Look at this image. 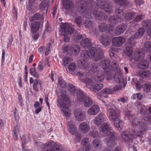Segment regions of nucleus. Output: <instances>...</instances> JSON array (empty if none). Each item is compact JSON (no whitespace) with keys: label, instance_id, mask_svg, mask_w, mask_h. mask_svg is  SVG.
I'll return each mask as SVG.
<instances>
[{"label":"nucleus","instance_id":"26","mask_svg":"<svg viewBox=\"0 0 151 151\" xmlns=\"http://www.w3.org/2000/svg\"><path fill=\"white\" fill-rule=\"evenodd\" d=\"M101 43L104 46H109L111 43V40L109 37L106 35H102L101 36Z\"/></svg>","mask_w":151,"mask_h":151},{"label":"nucleus","instance_id":"55","mask_svg":"<svg viewBox=\"0 0 151 151\" xmlns=\"http://www.w3.org/2000/svg\"><path fill=\"white\" fill-rule=\"evenodd\" d=\"M35 68H31L30 69V73L34 77L36 78H38L39 77V74L36 73L35 69Z\"/></svg>","mask_w":151,"mask_h":151},{"label":"nucleus","instance_id":"30","mask_svg":"<svg viewBox=\"0 0 151 151\" xmlns=\"http://www.w3.org/2000/svg\"><path fill=\"white\" fill-rule=\"evenodd\" d=\"M105 141L106 142V144L107 147L109 148H112L114 147L116 145L114 139H113L111 137H108L106 138L105 139Z\"/></svg>","mask_w":151,"mask_h":151},{"label":"nucleus","instance_id":"53","mask_svg":"<svg viewBox=\"0 0 151 151\" xmlns=\"http://www.w3.org/2000/svg\"><path fill=\"white\" fill-rule=\"evenodd\" d=\"M68 67L70 71H73L75 70L76 68V64L73 63H71L69 65Z\"/></svg>","mask_w":151,"mask_h":151},{"label":"nucleus","instance_id":"8","mask_svg":"<svg viewBox=\"0 0 151 151\" xmlns=\"http://www.w3.org/2000/svg\"><path fill=\"white\" fill-rule=\"evenodd\" d=\"M110 55L113 60L112 63L111 65V68L110 70L112 71H114L116 72L120 71L118 64L117 63V59L114 57L115 48H111L109 50Z\"/></svg>","mask_w":151,"mask_h":151},{"label":"nucleus","instance_id":"38","mask_svg":"<svg viewBox=\"0 0 151 151\" xmlns=\"http://www.w3.org/2000/svg\"><path fill=\"white\" fill-rule=\"evenodd\" d=\"M92 145L94 148L98 149L100 148L101 146V143L100 140L95 139L92 142Z\"/></svg>","mask_w":151,"mask_h":151},{"label":"nucleus","instance_id":"23","mask_svg":"<svg viewBox=\"0 0 151 151\" xmlns=\"http://www.w3.org/2000/svg\"><path fill=\"white\" fill-rule=\"evenodd\" d=\"M99 110L98 106L94 105L91 106L87 111L88 113L91 115L96 114Z\"/></svg>","mask_w":151,"mask_h":151},{"label":"nucleus","instance_id":"13","mask_svg":"<svg viewBox=\"0 0 151 151\" xmlns=\"http://www.w3.org/2000/svg\"><path fill=\"white\" fill-rule=\"evenodd\" d=\"M113 93V90L110 88H106L103 89L100 92L97 93V97L100 99L103 97L107 99L108 97L109 94H112Z\"/></svg>","mask_w":151,"mask_h":151},{"label":"nucleus","instance_id":"61","mask_svg":"<svg viewBox=\"0 0 151 151\" xmlns=\"http://www.w3.org/2000/svg\"><path fill=\"white\" fill-rule=\"evenodd\" d=\"M44 147L42 151H49L48 148H50L51 145L50 143H45L44 145Z\"/></svg>","mask_w":151,"mask_h":151},{"label":"nucleus","instance_id":"62","mask_svg":"<svg viewBox=\"0 0 151 151\" xmlns=\"http://www.w3.org/2000/svg\"><path fill=\"white\" fill-rule=\"evenodd\" d=\"M35 0H29V4L30 10L33 9L32 7L35 4Z\"/></svg>","mask_w":151,"mask_h":151},{"label":"nucleus","instance_id":"18","mask_svg":"<svg viewBox=\"0 0 151 151\" xmlns=\"http://www.w3.org/2000/svg\"><path fill=\"white\" fill-rule=\"evenodd\" d=\"M127 26L124 23L119 24L116 27L115 32L117 35H119L123 33L127 29Z\"/></svg>","mask_w":151,"mask_h":151},{"label":"nucleus","instance_id":"34","mask_svg":"<svg viewBox=\"0 0 151 151\" xmlns=\"http://www.w3.org/2000/svg\"><path fill=\"white\" fill-rule=\"evenodd\" d=\"M80 45L83 48H86L91 46V43L90 40L84 38L80 42Z\"/></svg>","mask_w":151,"mask_h":151},{"label":"nucleus","instance_id":"15","mask_svg":"<svg viewBox=\"0 0 151 151\" xmlns=\"http://www.w3.org/2000/svg\"><path fill=\"white\" fill-rule=\"evenodd\" d=\"M65 92L64 93L66 95V91L67 90L70 93V94L74 96H75L76 95L77 96V93L79 91H81L80 90H76L75 87L73 85L70 84H68L67 85V87H66V89H64Z\"/></svg>","mask_w":151,"mask_h":151},{"label":"nucleus","instance_id":"19","mask_svg":"<svg viewBox=\"0 0 151 151\" xmlns=\"http://www.w3.org/2000/svg\"><path fill=\"white\" fill-rule=\"evenodd\" d=\"M125 42L124 38L122 37H118L114 38L112 40L114 45L116 46H120L123 44Z\"/></svg>","mask_w":151,"mask_h":151},{"label":"nucleus","instance_id":"48","mask_svg":"<svg viewBox=\"0 0 151 151\" xmlns=\"http://www.w3.org/2000/svg\"><path fill=\"white\" fill-rule=\"evenodd\" d=\"M134 13L132 12L127 13L125 14L124 18L126 20H130L134 17Z\"/></svg>","mask_w":151,"mask_h":151},{"label":"nucleus","instance_id":"64","mask_svg":"<svg viewBox=\"0 0 151 151\" xmlns=\"http://www.w3.org/2000/svg\"><path fill=\"white\" fill-rule=\"evenodd\" d=\"M43 66H45V62H40L38 65V69L40 70H42L43 69Z\"/></svg>","mask_w":151,"mask_h":151},{"label":"nucleus","instance_id":"33","mask_svg":"<svg viewBox=\"0 0 151 151\" xmlns=\"http://www.w3.org/2000/svg\"><path fill=\"white\" fill-rule=\"evenodd\" d=\"M80 47L79 45H72L70 48V51L73 55H78L80 51Z\"/></svg>","mask_w":151,"mask_h":151},{"label":"nucleus","instance_id":"51","mask_svg":"<svg viewBox=\"0 0 151 151\" xmlns=\"http://www.w3.org/2000/svg\"><path fill=\"white\" fill-rule=\"evenodd\" d=\"M71 61L72 59L70 57H64L63 59V65L65 66H66Z\"/></svg>","mask_w":151,"mask_h":151},{"label":"nucleus","instance_id":"63","mask_svg":"<svg viewBox=\"0 0 151 151\" xmlns=\"http://www.w3.org/2000/svg\"><path fill=\"white\" fill-rule=\"evenodd\" d=\"M28 139L27 141V139L26 138L24 139L23 140H22V151H26V150L25 149L24 147V145L30 139L28 138Z\"/></svg>","mask_w":151,"mask_h":151},{"label":"nucleus","instance_id":"29","mask_svg":"<svg viewBox=\"0 0 151 151\" xmlns=\"http://www.w3.org/2000/svg\"><path fill=\"white\" fill-rule=\"evenodd\" d=\"M90 128L89 125L85 122L82 123L79 125L80 129L84 134H86L88 132Z\"/></svg>","mask_w":151,"mask_h":151},{"label":"nucleus","instance_id":"40","mask_svg":"<svg viewBox=\"0 0 151 151\" xmlns=\"http://www.w3.org/2000/svg\"><path fill=\"white\" fill-rule=\"evenodd\" d=\"M150 74V72L147 70L140 72L139 74V76L143 78L149 77Z\"/></svg>","mask_w":151,"mask_h":151},{"label":"nucleus","instance_id":"45","mask_svg":"<svg viewBox=\"0 0 151 151\" xmlns=\"http://www.w3.org/2000/svg\"><path fill=\"white\" fill-rule=\"evenodd\" d=\"M41 19H43V16L41 15L39 13H37L33 16L30 21L33 22L35 20H40Z\"/></svg>","mask_w":151,"mask_h":151},{"label":"nucleus","instance_id":"57","mask_svg":"<svg viewBox=\"0 0 151 151\" xmlns=\"http://www.w3.org/2000/svg\"><path fill=\"white\" fill-rule=\"evenodd\" d=\"M144 17V15L142 14L138 15L135 17L134 20L136 22H139L142 20Z\"/></svg>","mask_w":151,"mask_h":151},{"label":"nucleus","instance_id":"35","mask_svg":"<svg viewBox=\"0 0 151 151\" xmlns=\"http://www.w3.org/2000/svg\"><path fill=\"white\" fill-rule=\"evenodd\" d=\"M110 125V124L106 123L103 124L101 126V132L105 134L109 132L111 129Z\"/></svg>","mask_w":151,"mask_h":151},{"label":"nucleus","instance_id":"4","mask_svg":"<svg viewBox=\"0 0 151 151\" xmlns=\"http://www.w3.org/2000/svg\"><path fill=\"white\" fill-rule=\"evenodd\" d=\"M79 3L80 5L78 7V11L81 15H82L83 16V17L89 19L91 17V14H92L95 18L99 20H103L107 18L106 15L104 13L96 9L92 10L91 13L87 12L86 4L85 3L84 0L79 1Z\"/></svg>","mask_w":151,"mask_h":151},{"label":"nucleus","instance_id":"17","mask_svg":"<svg viewBox=\"0 0 151 151\" xmlns=\"http://www.w3.org/2000/svg\"><path fill=\"white\" fill-rule=\"evenodd\" d=\"M109 20V22L112 24V27H114L116 25L122 21L121 17H117L115 16H110Z\"/></svg>","mask_w":151,"mask_h":151},{"label":"nucleus","instance_id":"22","mask_svg":"<svg viewBox=\"0 0 151 151\" xmlns=\"http://www.w3.org/2000/svg\"><path fill=\"white\" fill-rule=\"evenodd\" d=\"M99 65L103 69L106 70L109 68L110 61L109 59H105L101 61L99 63Z\"/></svg>","mask_w":151,"mask_h":151},{"label":"nucleus","instance_id":"36","mask_svg":"<svg viewBox=\"0 0 151 151\" xmlns=\"http://www.w3.org/2000/svg\"><path fill=\"white\" fill-rule=\"evenodd\" d=\"M145 32V29L144 28L142 27L139 28L134 35V38L136 39L140 38L143 36Z\"/></svg>","mask_w":151,"mask_h":151},{"label":"nucleus","instance_id":"37","mask_svg":"<svg viewBox=\"0 0 151 151\" xmlns=\"http://www.w3.org/2000/svg\"><path fill=\"white\" fill-rule=\"evenodd\" d=\"M83 23L85 26L89 29L92 28L94 26L92 22L89 19H83Z\"/></svg>","mask_w":151,"mask_h":151},{"label":"nucleus","instance_id":"31","mask_svg":"<svg viewBox=\"0 0 151 151\" xmlns=\"http://www.w3.org/2000/svg\"><path fill=\"white\" fill-rule=\"evenodd\" d=\"M42 84V82L41 80L37 79H35L33 85L34 90L36 92H38L39 89L41 88Z\"/></svg>","mask_w":151,"mask_h":151},{"label":"nucleus","instance_id":"44","mask_svg":"<svg viewBox=\"0 0 151 151\" xmlns=\"http://www.w3.org/2000/svg\"><path fill=\"white\" fill-rule=\"evenodd\" d=\"M144 50L147 52H151V42L147 41L144 44Z\"/></svg>","mask_w":151,"mask_h":151},{"label":"nucleus","instance_id":"32","mask_svg":"<svg viewBox=\"0 0 151 151\" xmlns=\"http://www.w3.org/2000/svg\"><path fill=\"white\" fill-rule=\"evenodd\" d=\"M125 54L127 55L130 61L133 60V57H132V47L128 46H126L125 47V50H124Z\"/></svg>","mask_w":151,"mask_h":151},{"label":"nucleus","instance_id":"16","mask_svg":"<svg viewBox=\"0 0 151 151\" xmlns=\"http://www.w3.org/2000/svg\"><path fill=\"white\" fill-rule=\"evenodd\" d=\"M145 56V54L142 50L139 49L135 50L133 55V60L136 61H138L141 60Z\"/></svg>","mask_w":151,"mask_h":151},{"label":"nucleus","instance_id":"43","mask_svg":"<svg viewBox=\"0 0 151 151\" xmlns=\"http://www.w3.org/2000/svg\"><path fill=\"white\" fill-rule=\"evenodd\" d=\"M115 13L116 16L117 17H121L122 20H123V17L124 15V10L122 9L117 8L115 9Z\"/></svg>","mask_w":151,"mask_h":151},{"label":"nucleus","instance_id":"49","mask_svg":"<svg viewBox=\"0 0 151 151\" xmlns=\"http://www.w3.org/2000/svg\"><path fill=\"white\" fill-rule=\"evenodd\" d=\"M88 134L93 138L97 137L99 136L98 132L95 129L90 131Z\"/></svg>","mask_w":151,"mask_h":151},{"label":"nucleus","instance_id":"5","mask_svg":"<svg viewBox=\"0 0 151 151\" xmlns=\"http://www.w3.org/2000/svg\"><path fill=\"white\" fill-rule=\"evenodd\" d=\"M102 102L106 106V111L109 120L114 122V125L116 127L121 129L122 122L118 118L120 113L119 110L112 104H107V103L103 100H102Z\"/></svg>","mask_w":151,"mask_h":151},{"label":"nucleus","instance_id":"7","mask_svg":"<svg viewBox=\"0 0 151 151\" xmlns=\"http://www.w3.org/2000/svg\"><path fill=\"white\" fill-rule=\"evenodd\" d=\"M84 82L88 88L95 92L100 90L104 86L102 84L96 83L90 78H86Z\"/></svg>","mask_w":151,"mask_h":151},{"label":"nucleus","instance_id":"11","mask_svg":"<svg viewBox=\"0 0 151 151\" xmlns=\"http://www.w3.org/2000/svg\"><path fill=\"white\" fill-rule=\"evenodd\" d=\"M96 4L98 8L103 9L108 14H110L113 12L112 9L113 8V6L109 2L101 3L100 4Z\"/></svg>","mask_w":151,"mask_h":151},{"label":"nucleus","instance_id":"52","mask_svg":"<svg viewBox=\"0 0 151 151\" xmlns=\"http://www.w3.org/2000/svg\"><path fill=\"white\" fill-rule=\"evenodd\" d=\"M133 37H131L129 38L127 41L126 43L127 46L132 47L134 45L135 43L134 42H133Z\"/></svg>","mask_w":151,"mask_h":151},{"label":"nucleus","instance_id":"2","mask_svg":"<svg viewBox=\"0 0 151 151\" xmlns=\"http://www.w3.org/2000/svg\"><path fill=\"white\" fill-rule=\"evenodd\" d=\"M58 83L61 86L60 91L61 93V99H58L57 106L60 107L63 114L66 117V118L67 119V117L71 115V111L68 109V107L71 105V101L68 96L64 93V92H65L64 89H66L67 85L61 78H58Z\"/></svg>","mask_w":151,"mask_h":151},{"label":"nucleus","instance_id":"56","mask_svg":"<svg viewBox=\"0 0 151 151\" xmlns=\"http://www.w3.org/2000/svg\"><path fill=\"white\" fill-rule=\"evenodd\" d=\"M118 101L123 103H125L128 101V99L127 96H123L122 97H119L117 99Z\"/></svg>","mask_w":151,"mask_h":151},{"label":"nucleus","instance_id":"42","mask_svg":"<svg viewBox=\"0 0 151 151\" xmlns=\"http://www.w3.org/2000/svg\"><path fill=\"white\" fill-rule=\"evenodd\" d=\"M99 29L101 32H104L106 31L108 28L107 24L104 23H102L99 24Z\"/></svg>","mask_w":151,"mask_h":151},{"label":"nucleus","instance_id":"3","mask_svg":"<svg viewBox=\"0 0 151 151\" xmlns=\"http://www.w3.org/2000/svg\"><path fill=\"white\" fill-rule=\"evenodd\" d=\"M130 112V111H126L125 116L129 120H132L131 126L133 129V134L136 136L141 137L143 134L144 131L146 129V122L144 119L141 120L137 119Z\"/></svg>","mask_w":151,"mask_h":151},{"label":"nucleus","instance_id":"47","mask_svg":"<svg viewBox=\"0 0 151 151\" xmlns=\"http://www.w3.org/2000/svg\"><path fill=\"white\" fill-rule=\"evenodd\" d=\"M151 89V84L149 83H146L144 85V91L146 93H150Z\"/></svg>","mask_w":151,"mask_h":151},{"label":"nucleus","instance_id":"1","mask_svg":"<svg viewBox=\"0 0 151 151\" xmlns=\"http://www.w3.org/2000/svg\"><path fill=\"white\" fill-rule=\"evenodd\" d=\"M81 57L83 61L79 60L77 61L78 66L80 68L86 69L88 68L89 70L94 73L99 71L97 65H91V66L88 67V61L89 58H94V60L96 61L100 60L103 57V52L101 49L92 46L88 50H83L81 53Z\"/></svg>","mask_w":151,"mask_h":151},{"label":"nucleus","instance_id":"54","mask_svg":"<svg viewBox=\"0 0 151 151\" xmlns=\"http://www.w3.org/2000/svg\"><path fill=\"white\" fill-rule=\"evenodd\" d=\"M71 127H68V131L72 134H74L76 132V128L75 126Z\"/></svg>","mask_w":151,"mask_h":151},{"label":"nucleus","instance_id":"25","mask_svg":"<svg viewBox=\"0 0 151 151\" xmlns=\"http://www.w3.org/2000/svg\"><path fill=\"white\" fill-rule=\"evenodd\" d=\"M41 25V22L36 21L32 24L30 28L32 33H36L40 28Z\"/></svg>","mask_w":151,"mask_h":151},{"label":"nucleus","instance_id":"9","mask_svg":"<svg viewBox=\"0 0 151 151\" xmlns=\"http://www.w3.org/2000/svg\"><path fill=\"white\" fill-rule=\"evenodd\" d=\"M17 110L15 109L14 112V118L15 119V121L13 122L14 124H16L14 126V132L13 134V138L15 140H16L17 138L18 135L19 134V125L17 124V120L19 119L18 114H17Z\"/></svg>","mask_w":151,"mask_h":151},{"label":"nucleus","instance_id":"14","mask_svg":"<svg viewBox=\"0 0 151 151\" xmlns=\"http://www.w3.org/2000/svg\"><path fill=\"white\" fill-rule=\"evenodd\" d=\"M74 114L75 118L78 121H82L86 119L85 113L81 110L76 109Z\"/></svg>","mask_w":151,"mask_h":151},{"label":"nucleus","instance_id":"27","mask_svg":"<svg viewBox=\"0 0 151 151\" xmlns=\"http://www.w3.org/2000/svg\"><path fill=\"white\" fill-rule=\"evenodd\" d=\"M137 66L140 69H146L149 67V63L146 60H142L137 63Z\"/></svg>","mask_w":151,"mask_h":151},{"label":"nucleus","instance_id":"28","mask_svg":"<svg viewBox=\"0 0 151 151\" xmlns=\"http://www.w3.org/2000/svg\"><path fill=\"white\" fill-rule=\"evenodd\" d=\"M115 81L117 83L122 82L123 81L122 75L121 71L116 72L114 76Z\"/></svg>","mask_w":151,"mask_h":151},{"label":"nucleus","instance_id":"24","mask_svg":"<svg viewBox=\"0 0 151 151\" xmlns=\"http://www.w3.org/2000/svg\"><path fill=\"white\" fill-rule=\"evenodd\" d=\"M105 115L103 114H100L94 118V123L97 125H99L105 120Z\"/></svg>","mask_w":151,"mask_h":151},{"label":"nucleus","instance_id":"39","mask_svg":"<svg viewBox=\"0 0 151 151\" xmlns=\"http://www.w3.org/2000/svg\"><path fill=\"white\" fill-rule=\"evenodd\" d=\"M101 72L99 71L98 73L96 74L94 78V80L96 82L102 81L104 79V76L103 73L101 75L100 73Z\"/></svg>","mask_w":151,"mask_h":151},{"label":"nucleus","instance_id":"50","mask_svg":"<svg viewBox=\"0 0 151 151\" xmlns=\"http://www.w3.org/2000/svg\"><path fill=\"white\" fill-rule=\"evenodd\" d=\"M142 25L146 27H151V20L147 19L142 21L141 22Z\"/></svg>","mask_w":151,"mask_h":151},{"label":"nucleus","instance_id":"12","mask_svg":"<svg viewBox=\"0 0 151 151\" xmlns=\"http://www.w3.org/2000/svg\"><path fill=\"white\" fill-rule=\"evenodd\" d=\"M121 138L125 142H128L134 138V135L132 133L127 131H123L121 133Z\"/></svg>","mask_w":151,"mask_h":151},{"label":"nucleus","instance_id":"58","mask_svg":"<svg viewBox=\"0 0 151 151\" xmlns=\"http://www.w3.org/2000/svg\"><path fill=\"white\" fill-rule=\"evenodd\" d=\"M82 19L80 17H76L75 19V22L78 26H80L82 24Z\"/></svg>","mask_w":151,"mask_h":151},{"label":"nucleus","instance_id":"20","mask_svg":"<svg viewBox=\"0 0 151 151\" xmlns=\"http://www.w3.org/2000/svg\"><path fill=\"white\" fill-rule=\"evenodd\" d=\"M62 4L64 8L68 11L71 10L74 6L73 2L69 0H63Z\"/></svg>","mask_w":151,"mask_h":151},{"label":"nucleus","instance_id":"41","mask_svg":"<svg viewBox=\"0 0 151 151\" xmlns=\"http://www.w3.org/2000/svg\"><path fill=\"white\" fill-rule=\"evenodd\" d=\"M114 1L116 4L121 6H126L129 4L128 1L126 0H114Z\"/></svg>","mask_w":151,"mask_h":151},{"label":"nucleus","instance_id":"6","mask_svg":"<svg viewBox=\"0 0 151 151\" xmlns=\"http://www.w3.org/2000/svg\"><path fill=\"white\" fill-rule=\"evenodd\" d=\"M77 102H83L84 106L88 107L91 106L93 104V101L89 97L86 96L82 91H79L77 93Z\"/></svg>","mask_w":151,"mask_h":151},{"label":"nucleus","instance_id":"21","mask_svg":"<svg viewBox=\"0 0 151 151\" xmlns=\"http://www.w3.org/2000/svg\"><path fill=\"white\" fill-rule=\"evenodd\" d=\"M81 144L83 146V151H89L90 150L91 146L88 138L84 137L83 138L81 141Z\"/></svg>","mask_w":151,"mask_h":151},{"label":"nucleus","instance_id":"10","mask_svg":"<svg viewBox=\"0 0 151 151\" xmlns=\"http://www.w3.org/2000/svg\"><path fill=\"white\" fill-rule=\"evenodd\" d=\"M62 32L71 35L74 33V29L71 24L68 23H62L60 25Z\"/></svg>","mask_w":151,"mask_h":151},{"label":"nucleus","instance_id":"59","mask_svg":"<svg viewBox=\"0 0 151 151\" xmlns=\"http://www.w3.org/2000/svg\"><path fill=\"white\" fill-rule=\"evenodd\" d=\"M46 3L45 1H42L39 6L40 8L42 10H44L46 7Z\"/></svg>","mask_w":151,"mask_h":151},{"label":"nucleus","instance_id":"60","mask_svg":"<svg viewBox=\"0 0 151 151\" xmlns=\"http://www.w3.org/2000/svg\"><path fill=\"white\" fill-rule=\"evenodd\" d=\"M108 135L109 137H111L113 139H117V137L116 136V133L114 132H111L108 133Z\"/></svg>","mask_w":151,"mask_h":151},{"label":"nucleus","instance_id":"46","mask_svg":"<svg viewBox=\"0 0 151 151\" xmlns=\"http://www.w3.org/2000/svg\"><path fill=\"white\" fill-rule=\"evenodd\" d=\"M49 143L51 144V146L50 147V148H48L49 151H60L59 145H54L51 143Z\"/></svg>","mask_w":151,"mask_h":151}]
</instances>
